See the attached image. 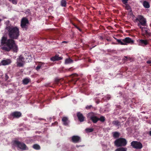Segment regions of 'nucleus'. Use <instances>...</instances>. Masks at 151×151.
<instances>
[{"label": "nucleus", "mask_w": 151, "mask_h": 151, "mask_svg": "<svg viewBox=\"0 0 151 151\" xmlns=\"http://www.w3.org/2000/svg\"><path fill=\"white\" fill-rule=\"evenodd\" d=\"M8 34L11 39H7L6 37L3 36L0 41V47L3 50L9 51L12 49L16 52L18 50L14 39H17L19 35V29L17 27H8L6 28Z\"/></svg>", "instance_id": "nucleus-1"}, {"label": "nucleus", "mask_w": 151, "mask_h": 151, "mask_svg": "<svg viewBox=\"0 0 151 151\" xmlns=\"http://www.w3.org/2000/svg\"><path fill=\"white\" fill-rule=\"evenodd\" d=\"M136 21L139 28H142V27H145L146 25V20L142 15H138L136 19Z\"/></svg>", "instance_id": "nucleus-2"}, {"label": "nucleus", "mask_w": 151, "mask_h": 151, "mask_svg": "<svg viewBox=\"0 0 151 151\" xmlns=\"http://www.w3.org/2000/svg\"><path fill=\"white\" fill-rule=\"evenodd\" d=\"M88 117L91 119L94 123H96L99 120L101 122H104L105 119V117L103 116H101L100 118H98L93 112L89 113L88 114Z\"/></svg>", "instance_id": "nucleus-3"}, {"label": "nucleus", "mask_w": 151, "mask_h": 151, "mask_svg": "<svg viewBox=\"0 0 151 151\" xmlns=\"http://www.w3.org/2000/svg\"><path fill=\"white\" fill-rule=\"evenodd\" d=\"M13 147H17L18 149H20L23 150H26L28 149L25 144L21 142L15 140L12 142Z\"/></svg>", "instance_id": "nucleus-4"}, {"label": "nucleus", "mask_w": 151, "mask_h": 151, "mask_svg": "<svg viewBox=\"0 0 151 151\" xmlns=\"http://www.w3.org/2000/svg\"><path fill=\"white\" fill-rule=\"evenodd\" d=\"M115 145L117 147L124 146L127 143L126 140L124 138H120L116 140L114 142Z\"/></svg>", "instance_id": "nucleus-5"}, {"label": "nucleus", "mask_w": 151, "mask_h": 151, "mask_svg": "<svg viewBox=\"0 0 151 151\" xmlns=\"http://www.w3.org/2000/svg\"><path fill=\"white\" fill-rule=\"evenodd\" d=\"M29 60H24V58L22 55H20L17 59V65L19 67H22L24 63V62H29Z\"/></svg>", "instance_id": "nucleus-6"}, {"label": "nucleus", "mask_w": 151, "mask_h": 151, "mask_svg": "<svg viewBox=\"0 0 151 151\" xmlns=\"http://www.w3.org/2000/svg\"><path fill=\"white\" fill-rule=\"evenodd\" d=\"M131 145L133 148L136 149H141L142 147V143L137 141H133L131 143Z\"/></svg>", "instance_id": "nucleus-7"}, {"label": "nucleus", "mask_w": 151, "mask_h": 151, "mask_svg": "<svg viewBox=\"0 0 151 151\" xmlns=\"http://www.w3.org/2000/svg\"><path fill=\"white\" fill-rule=\"evenodd\" d=\"M28 23V20L25 18H23L21 21V26L23 28H26L27 24Z\"/></svg>", "instance_id": "nucleus-8"}, {"label": "nucleus", "mask_w": 151, "mask_h": 151, "mask_svg": "<svg viewBox=\"0 0 151 151\" xmlns=\"http://www.w3.org/2000/svg\"><path fill=\"white\" fill-rule=\"evenodd\" d=\"M122 41L126 43V45H127V44H133L134 43V41L131 38L129 37H127L122 40Z\"/></svg>", "instance_id": "nucleus-9"}, {"label": "nucleus", "mask_w": 151, "mask_h": 151, "mask_svg": "<svg viewBox=\"0 0 151 151\" xmlns=\"http://www.w3.org/2000/svg\"><path fill=\"white\" fill-rule=\"evenodd\" d=\"M21 115L20 112L15 111L12 113L11 115L14 118H18L21 116Z\"/></svg>", "instance_id": "nucleus-10"}, {"label": "nucleus", "mask_w": 151, "mask_h": 151, "mask_svg": "<svg viewBox=\"0 0 151 151\" xmlns=\"http://www.w3.org/2000/svg\"><path fill=\"white\" fill-rule=\"evenodd\" d=\"M11 63V60L10 59H7L2 60L1 64L3 65H6L10 64Z\"/></svg>", "instance_id": "nucleus-11"}, {"label": "nucleus", "mask_w": 151, "mask_h": 151, "mask_svg": "<svg viewBox=\"0 0 151 151\" xmlns=\"http://www.w3.org/2000/svg\"><path fill=\"white\" fill-rule=\"evenodd\" d=\"M80 137L77 136H74L72 137V140L73 142L77 143L81 141Z\"/></svg>", "instance_id": "nucleus-12"}, {"label": "nucleus", "mask_w": 151, "mask_h": 151, "mask_svg": "<svg viewBox=\"0 0 151 151\" xmlns=\"http://www.w3.org/2000/svg\"><path fill=\"white\" fill-rule=\"evenodd\" d=\"M139 45L144 46L148 44L147 41L146 40H139L138 41Z\"/></svg>", "instance_id": "nucleus-13"}, {"label": "nucleus", "mask_w": 151, "mask_h": 151, "mask_svg": "<svg viewBox=\"0 0 151 151\" xmlns=\"http://www.w3.org/2000/svg\"><path fill=\"white\" fill-rule=\"evenodd\" d=\"M142 32V33L144 34L149 35V29L145 27H142V28H140Z\"/></svg>", "instance_id": "nucleus-14"}, {"label": "nucleus", "mask_w": 151, "mask_h": 151, "mask_svg": "<svg viewBox=\"0 0 151 151\" xmlns=\"http://www.w3.org/2000/svg\"><path fill=\"white\" fill-rule=\"evenodd\" d=\"M77 116L78 119L80 122H82L84 121V117L83 114L80 112H78L77 113Z\"/></svg>", "instance_id": "nucleus-15"}, {"label": "nucleus", "mask_w": 151, "mask_h": 151, "mask_svg": "<svg viewBox=\"0 0 151 151\" xmlns=\"http://www.w3.org/2000/svg\"><path fill=\"white\" fill-rule=\"evenodd\" d=\"M62 121L63 122V124L65 126H67L69 123V121L68 120V118L65 117H64L63 118Z\"/></svg>", "instance_id": "nucleus-16"}, {"label": "nucleus", "mask_w": 151, "mask_h": 151, "mask_svg": "<svg viewBox=\"0 0 151 151\" xmlns=\"http://www.w3.org/2000/svg\"><path fill=\"white\" fill-rule=\"evenodd\" d=\"M34 139L33 137H29L26 140V142L27 143H31L33 142Z\"/></svg>", "instance_id": "nucleus-17"}, {"label": "nucleus", "mask_w": 151, "mask_h": 151, "mask_svg": "<svg viewBox=\"0 0 151 151\" xmlns=\"http://www.w3.org/2000/svg\"><path fill=\"white\" fill-rule=\"evenodd\" d=\"M61 59L60 57H59L58 56L56 55L55 57H53L51 58V60L53 61H55L56 60H61Z\"/></svg>", "instance_id": "nucleus-18"}, {"label": "nucleus", "mask_w": 151, "mask_h": 151, "mask_svg": "<svg viewBox=\"0 0 151 151\" xmlns=\"http://www.w3.org/2000/svg\"><path fill=\"white\" fill-rule=\"evenodd\" d=\"M73 62V60H71L70 58H67L65 60V64H70Z\"/></svg>", "instance_id": "nucleus-19"}, {"label": "nucleus", "mask_w": 151, "mask_h": 151, "mask_svg": "<svg viewBox=\"0 0 151 151\" xmlns=\"http://www.w3.org/2000/svg\"><path fill=\"white\" fill-rule=\"evenodd\" d=\"M112 124L114 125L119 127H120V123L117 120L114 121L112 122Z\"/></svg>", "instance_id": "nucleus-20"}, {"label": "nucleus", "mask_w": 151, "mask_h": 151, "mask_svg": "<svg viewBox=\"0 0 151 151\" xmlns=\"http://www.w3.org/2000/svg\"><path fill=\"white\" fill-rule=\"evenodd\" d=\"M143 6L146 8H148L150 7V5L149 3L146 1H144L143 2Z\"/></svg>", "instance_id": "nucleus-21"}, {"label": "nucleus", "mask_w": 151, "mask_h": 151, "mask_svg": "<svg viewBox=\"0 0 151 151\" xmlns=\"http://www.w3.org/2000/svg\"><path fill=\"white\" fill-rule=\"evenodd\" d=\"M30 80L29 78H26L23 80V83L24 84H27L29 82Z\"/></svg>", "instance_id": "nucleus-22"}, {"label": "nucleus", "mask_w": 151, "mask_h": 151, "mask_svg": "<svg viewBox=\"0 0 151 151\" xmlns=\"http://www.w3.org/2000/svg\"><path fill=\"white\" fill-rule=\"evenodd\" d=\"M66 0H61V5L63 7H65L66 5Z\"/></svg>", "instance_id": "nucleus-23"}, {"label": "nucleus", "mask_w": 151, "mask_h": 151, "mask_svg": "<svg viewBox=\"0 0 151 151\" xmlns=\"http://www.w3.org/2000/svg\"><path fill=\"white\" fill-rule=\"evenodd\" d=\"M115 151H127V149L124 147H119L116 149Z\"/></svg>", "instance_id": "nucleus-24"}, {"label": "nucleus", "mask_w": 151, "mask_h": 151, "mask_svg": "<svg viewBox=\"0 0 151 151\" xmlns=\"http://www.w3.org/2000/svg\"><path fill=\"white\" fill-rule=\"evenodd\" d=\"M33 147L35 149L39 150L40 149V146L37 144H36L33 146Z\"/></svg>", "instance_id": "nucleus-25"}, {"label": "nucleus", "mask_w": 151, "mask_h": 151, "mask_svg": "<svg viewBox=\"0 0 151 151\" xmlns=\"http://www.w3.org/2000/svg\"><path fill=\"white\" fill-rule=\"evenodd\" d=\"M118 42V43H119L121 45H126V43H124V42H123L120 39H118L116 38L115 39Z\"/></svg>", "instance_id": "nucleus-26"}, {"label": "nucleus", "mask_w": 151, "mask_h": 151, "mask_svg": "<svg viewBox=\"0 0 151 151\" xmlns=\"http://www.w3.org/2000/svg\"><path fill=\"white\" fill-rule=\"evenodd\" d=\"M44 63H41L38 66H37L36 68V69L38 71L39 70L40 68H42V65Z\"/></svg>", "instance_id": "nucleus-27"}, {"label": "nucleus", "mask_w": 151, "mask_h": 151, "mask_svg": "<svg viewBox=\"0 0 151 151\" xmlns=\"http://www.w3.org/2000/svg\"><path fill=\"white\" fill-rule=\"evenodd\" d=\"M119 132H115L113 133V137H114L116 138L118 137L119 136Z\"/></svg>", "instance_id": "nucleus-28"}, {"label": "nucleus", "mask_w": 151, "mask_h": 151, "mask_svg": "<svg viewBox=\"0 0 151 151\" xmlns=\"http://www.w3.org/2000/svg\"><path fill=\"white\" fill-rule=\"evenodd\" d=\"M85 130L87 132H93V129L92 128H86Z\"/></svg>", "instance_id": "nucleus-29"}, {"label": "nucleus", "mask_w": 151, "mask_h": 151, "mask_svg": "<svg viewBox=\"0 0 151 151\" xmlns=\"http://www.w3.org/2000/svg\"><path fill=\"white\" fill-rule=\"evenodd\" d=\"M111 98V96L109 95H107L104 98V99L106 101H107L109 100Z\"/></svg>", "instance_id": "nucleus-30"}, {"label": "nucleus", "mask_w": 151, "mask_h": 151, "mask_svg": "<svg viewBox=\"0 0 151 151\" xmlns=\"http://www.w3.org/2000/svg\"><path fill=\"white\" fill-rule=\"evenodd\" d=\"M125 8L127 10L130 11L131 10V8L130 6L127 4H125Z\"/></svg>", "instance_id": "nucleus-31"}, {"label": "nucleus", "mask_w": 151, "mask_h": 151, "mask_svg": "<svg viewBox=\"0 0 151 151\" xmlns=\"http://www.w3.org/2000/svg\"><path fill=\"white\" fill-rule=\"evenodd\" d=\"M9 1L12 3L13 4H17V0H9Z\"/></svg>", "instance_id": "nucleus-32"}, {"label": "nucleus", "mask_w": 151, "mask_h": 151, "mask_svg": "<svg viewBox=\"0 0 151 151\" xmlns=\"http://www.w3.org/2000/svg\"><path fill=\"white\" fill-rule=\"evenodd\" d=\"M73 76V77H72L73 78V80L74 81H77L78 79H76V80H74L75 79L73 78V77H77L78 76V75L77 74H73L71 76L72 77Z\"/></svg>", "instance_id": "nucleus-33"}, {"label": "nucleus", "mask_w": 151, "mask_h": 151, "mask_svg": "<svg viewBox=\"0 0 151 151\" xmlns=\"http://www.w3.org/2000/svg\"><path fill=\"white\" fill-rule=\"evenodd\" d=\"M122 2H123V3L126 4L127 2V1L128 0H122Z\"/></svg>", "instance_id": "nucleus-34"}, {"label": "nucleus", "mask_w": 151, "mask_h": 151, "mask_svg": "<svg viewBox=\"0 0 151 151\" xmlns=\"http://www.w3.org/2000/svg\"><path fill=\"white\" fill-rule=\"evenodd\" d=\"M91 107H92V106L91 105H90V106H87L86 107V109H90Z\"/></svg>", "instance_id": "nucleus-35"}, {"label": "nucleus", "mask_w": 151, "mask_h": 151, "mask_svg": "<svg viewBox=\"0 0 151 151\" xmlns=\"http://www.w3.org/2000/svg\"><path fill=\"white\" fill-rule=\"evenodd\" d=\"M147 63L148 64H151V60H150L147 61Z\"/></svg>", "instance_id": "nucleus-36"}, {"label": "nucleus", "mask_w": 151, "mask_h": 151, "mask_svg": "<svg viewBox=\"0 0 151 151\" xmlns=\"http://www.w3.org/2000/svg\"><path fill=\"white\" fill-rule=\"evenodd\" d=\"M150 131L148 132V134L150 136H151V128H150Z\"/></svg>", "instance_id": "nucleus-37"}, {"label": "nucleus", "mask_w": 151, "mask_h": 151, "mask_svg": "<svg viewBox=\"0 0 151 151\" xmlns=\"http://www.w3.org/2000/svg\"><path fill=\"white\" fill-rule=\"evenodd\" d=\"M5 77L6 79H7L8 78V76L6 74H5Z\"/></svg>", "instance_id": "nucleus-38"}, {"label": "nucleus", "mask_w": 151, "mask_h": 151, "mask_svg": "<svg viewBox=\"0 0 151 151\" xmlns=\"http://www.w3.org/2000/svg\"><path fill=\"white\" fill-rule=\"evenodd\" d=\"M83 146H83H78V145H76V146L77 147H79L80 146Z\"/></svg>", "instance_id": "nucleus-39"}, {"label": "nucleus", "mask_w": 151, "mask_h": 151, "mask_svg": "<svg viewBox=\"0 0 151 151\" xmlns=\"http://www.w3.org/2000/svg\"><path fill=\"white\" fill-rule=\"evenodd\" d=\"M62 42V43H66L67 42H66V41H63V42Z\"/></svg>", "instance_id": "nucleus-40"}, {"label": "nucleus", "mask_w": 151, "mask_h": 151, "mask_svg": "<svg viewBox=\"0 0 151 151\" xmlns=\"http://www.w3.org/2000/svg\"><path fill=\"white\" fill-rule=\"evenodd\" d=\"M28 57H29V60H30V58H29V57H30V58H31V56H28Z\"/></svg>", "instance_id": "nucleus-41"}, {"label": "nucleus", "mask_w": 151, "mask_h": 151, "mask_svg": "<svg viewBox=\"0 0 151 151\" xmlns=\"http://www.w3.org/2000/svg\"><path fill=\"white\" fill-rule=\"evenodd\" d=\"M78 29L80 31H81V29H79V28H78Z\"/></svg>", "instance_id": "nucleus-42"}, {"label": "nucleus", "mask_w": 151, "mask_h": 151, "mask_svg": "<svg viewBox=\"0 0 151 151\" xmlns=\"http://www.w3.org/2000/svg\"><path fill=\"white\" fill-rule=\"evenodd\" d=\"M126 58H127V57H125Z\"/></svg>", "instance_id": "nucleus-43"}]
</instances>
